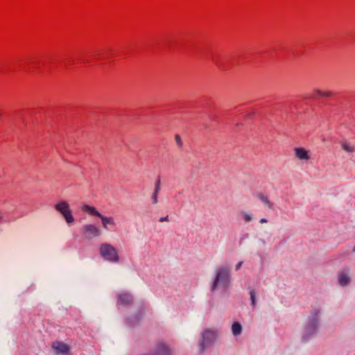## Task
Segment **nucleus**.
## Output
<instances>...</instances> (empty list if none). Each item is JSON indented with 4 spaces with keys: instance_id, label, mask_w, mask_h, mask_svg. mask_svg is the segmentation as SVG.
<instances>
[{
    "instance_id": "obj_1",
    "label": "nucleus",
    "mask_w": 355,
    "mask_h": 355,
    "mask_svg": "<svg viewBox=\"0 0 355 355\" xmlns=\"http://www.w3.org/2000/svg\"><path fill=\"white\" fill-rule=\"evenodd\" d=\"M231 275L229 266H223L216 272L215 278L212 283L211 291H215L219 287L227 289L230 284Z\"/></svg>"
},
{
    "instance_id": "obj_2",
    "label": "nucleus",
    "mask_w": 355,
    "mask_h": 355,
    "mask_svg": "<svg viewBox=\"0 0 355 355\" xmlns=\"http://www.w3.org/2000/svg\"><path fill=\"white\" fill-rule=\"evenodd\" d=\"M320 310L314 309L311 311L308 318L304 334L302 337L303 341H306L310 337L316 334L319 321Z\"/></svg>"
},
{
    "instance_id": "obj_3",
    "label": "nucleus",
    "mask_w": 355,
    "mask_h": 355,
    "mask_svg": "<svg viewBox=\"0 0 355 355\" xmlns=\"http://www.w3.org/2000/svg\"><path fill=\"white\" fill-rule=\"evenodd\" d=\"M101 256L106 261L118 263L119 257L116 249L109 243H103L99 248Z\"/></svg>"
},
{
    "instance_id": "obj_4",
    "label": "nucleus",
    "mask_w": 355,
    "mask_h": 355,
    "mask_svg": "<svg viewBox=\"0 0 355 355\" xmlns=\"http://www.w3.org/2000/svg\"><path fill=\"white\" fill-rule=\"evenodd\" d=\"M55 209L64 217L67 223L74 222V218L72 211L69 208V205L66 201H61L55 205Z\"/></svg>"
},
{
    "instance_id": "obj_5",
    "label": "nucleus",
    "mask_w": 355,
    "mask_h": 355,
    "mask_svg": "<svg viewBox=\"0 0 355 355\" xmlns=\"http://www.w3.org/2000/svg\"><path fill=\"white\" fill-rule=\"evenodd\" d=\"M217 338V334L214 331L205 330L202 333V340L200 343V349L204 351L206 347L213 344Z\"/></svg>"
},
{
    "instance_id": "obj_6",
    "label": "nucleus",
    "mask_w": 355,
    "mask_h": 355,
    "mask_svg": "<svg viewBox=\"0 0 355 355\" xmlns=\"http://www.w3.org/2000/svg\"><path fill=\"white\" fill-rule=\"evenodd\" d=\"M52 348L55 351L56 355H69V346L60 341H55L52 343Z\"/></svg>"
},
{
    "instance_id": "obj_7",
    "label": "nucleus",
    "mask_w": 355,
    "mask_h": 355,
    "mask_svg": "<svg viewBox=\"0 0 355 355\" xmlns=\"http://www.w3.org/2000/svg\"><path fill=\"white\" fill-rule=\"evenodd\" d=\"M83 231L86 236L97 237L101 235V230L94 225H85L83 227Z\"/></svg>"
},
{
    "instance_id": "obj_8",
    "label": "nucleus",
    "mask_w": 355,
    "mask_h": 355,
    "mask_svg": "<svg viewBox=\"0 0 355 355\" xmlns=\"http://www.w3.org/2000/svg\"><path fill=\"white\" fill-rule=\"evenodd\" d=\"M171 350L162 343H157L153 349V355H171Z\"/></svg>"
},
{
    "instance_id": "obj_9",
    "label": "nucleus",
    "mask_w": 355,
    "mask_h": 355,
    "mask_svg": "<svg viewBox=\"0 0 355 355\" xmlns=\"http://www.w3.org/2000/svg\"><path fill=\"white\" fill-rule=\"evenodd\" d=\"M132 302V297L127 293H123L119 295L117 304L118 306H127Z\"/></svg>"
},
{
    "instance_id": "obj_10",
    "label": "nucleus",
    "mask_w": 355,
    "mask_h": 355,
    "mask_svg": "<svg viewBox=\"0 0 355 355\" xmlns=\"http://www.w3.org/2000/svg\"><path fill=\"white\" fill-rule=\"evenodd\" d=\"M99 218H101L103 227L105 230H109L110 227L112 228L116 226V223L112 217H107L101 214Z\"/></svg>"
},
{
    "instance_id": "obj_11",
    "label": "nucleus",
    "mask_w": 355,
    "mask_h": 355,
    "mask_svg": "<svg viewBox=\"0 0 355 355\" xmlns=\"http://www.w3.org/2000/svg\"><path fill=\"white\" fill-rule=\"evenodd\" d=\"M338 282L340 286H345L349 284L350 277L349 270H344L341 271L338 275Z\"/></svg>"
},
{
    "instance_id": "obj_12",
    "label": "nucleus",
    "mask_w": 355,
    "mask_h": 355,
    "mask_svg": "<svg viewBox=\"0 0 355 355\" xmlns=\"http://www.w3.org/2000/svg\"><path fill=\"white\" fill-rule=\"evenodd\" d=\"M295 154L297 159L300 160H309L310 157L308 154V151L302 148H296L295 149Z\"/></svg>"
},
{
    "instance_id": "obj_13",
    "label": "nucleus",
    "mask_w": 355,
    "mask_h": 355,
    "mask_svg": "<svg viewBox=\"0 0 355 355\" xmlns=\"http://www.w3.org/2000/svg\"><path fill=\"white\" fill-rule=\"evenodd\" d=\"M81 210L83 212L87 213L92 216H95L99 218L101 213L98 212L94 207L89 206L88 205H83L81 207Z\"/></svg>"
},
{
    "instance_id": "obj_14",
    "label": "nucleus",
    "mask_w": 355,
    "mask_h": 355,
    "mask_svg": "<svg viewBox=\"0 0 355 355\" xmlns=\"http://www.w3.org/2000/svg\"><path fill=\"white\" fill-rule=\"evenodd\" d=\"M257 198L268 209H273V203L269 200L268 197L263 193L257 195Z\"/></svg>"
},
{
    "instance_id": "obj_15",
    "label": "nucleus",
    "mask_w": 355,
    "mask_h": 355,
    "mask_svg": "<svg viewBox=\"0 0 355 355\" xmlns=\"http://www.w3.org/2000/svg\"><path fill=\"white\" fill-rule=\"evenodd\" d=\"M342 148L348 153H355V144L348 142L347 141H343L340 143Z\"/></svg>"
},
{
    "instance_id": "obj_16",
    "label": "nucleus",
    "mask_w": 355,
    "mask_h": 355,
    "mask_svg": "<svg viewBox=\"0 0 355 355\" xmlns=\"http://www.w3.org/2000/svg\"><path fill=\"white\" fill-rule=\"evenodd\" d=\"M232 331L234 336H239L241 334L242 327L238 322H234L232 325Z\"/></svg>"
},
{
    "instance_id": "obj_17",
    "label": "nucleus",
    "mask_w": 355,
    "mask_h": 355,
    "mask_svg": "<svg viewBox=\"0 0 355 355\" xmlns=\"http://www.w3.org/2000/svg\"><path fill=\"white\" fill-rule=\"evenodd\" d=\"M241 215L243 220L247 223L250 222L253 218V215L247 212H242Z\"/></svg>"
},
{
    "instance_id": "obj_18",
    "label": "nucleus",
    "mask_w": 355,
    "mask_h": 355,
    "mask_svg": "<svg viewBox=\"0 0 355 355\" xmlns=\"http://www.w3.org/2000/svg\"><path fill=\"white\" fill-rule=\"evenodd\" d=\"M255 295H256L255 291L254 289H252L250 291V295L251 305L252 306L253 308H254V306H255V300H256Z\"/></svg>"
},
{
    "instance_id": "obj_19",
    "label": "nucleus",
    "mask_w": 355,
    "mask_h": 355,
    "mask_svg": "<svg viewBox=\"0 0 355 355\" xmlns=\"http://www.w3.org/2000/svg\"><path fill=\"white\" fill-rule=\"evenodd\" d=\"M158 193L157 192L153 191L151 196V200L153 205H157L158 203Z\"/></svg>"
},
{
    "instance_id": "obj_20",
    "label": "nucleus",
    "mask_w": 355,
    "mask_h": 355,
    "mask_svg": "<svg viewBox=\"0 0 355 355\" xmlns=\"http://www.w3.org/2000/svg\"><path fill=\"white\" fill-rule=\"evenodd\" d=\"M315 92L317 93L318 95H319L320 96H325V97L331 96L332 94L330 92H323L320 90H317V91H315Z\"/></svg>"
},
{
    "instance_id": "obj_21",
    "label": "nucleus",
    "mask_w": 355,
    "mask_h": 355,
    "mask_svg": "<svg viewBox=\"0 0 355 355\" xmlns=\"http://www.w3.org/2000/svg\"><path fill=\"white\" fill-rule=\"evenodd\" d=\"M160 185H161V180H160L159 178H158L156 180V182H155V189H154V191L155 192H157V193L159 192V191H160Z\"/></svg>"
},
{
    "instance_id": "obj_22",
    "label": "nucleus",
    "mask_w": 355,
    "mask_h": 355,
    "mask_svg": "<svg viewBox=\"0 0 355 355\" xmlns=\"http://www.w3.org/2000/svg\"><path fill=\"white\" fill-rule=\"evenodd\" d=\"M175 141H176L177 144L179 146H182V139H181V138H180V137L179 135H176L175 136Z\"/></svg>"
},
{
    "instance_id": "obj_23",
    "label": "nucleus",
    "mask_w": 355,
    "mask_h": 355,
    "mask_svg": "<svg viewBox=\"0 0 355 355\" xmlns=\"http://www.w3.org/2000/svg\"><path fill=\"white\" fill-rule=\"evenodd\" d=\"M169 220V218H168V216H166L164 217H161L159 219V221L160 223H163V222H168Z\"/></svg>"
},
{
    "instance_id": "obj_24",
    "label": "nucleus",
    "mask_w": 355,
    "mask_h": 355,
    "mask_svg": "<svg viewBox=\"0 0 355 355\" xmlns=\"http://www.w3.org/2000/svg\"><path fill=\"white\" fill-rule=\"evenodd\" d=\"M242 265H243V261L238 262L235 266L236 270H239L241 268V267L242 266Z\"/></svg>"
},
{
    "instance_id": "obj_25",
    "label": "nucleus",
    "mask_w": 355,
    "mask_h": 355,
    "mask_svg": "<svg viewBox=\"0 0 355 355\" xmlns=\"http://www.w3.org/2000/svg\"><path fill=\"white\" fill-rule=\"evenodd\" d=\"M260 223H268V220H267V219H266V218H261V219H260Z\"/></svg>"
},
{
    "instance_id": "obj_26",
    "label": "nucleus",
    "mask_w": 355,
    "mask_h": 355,
    "mask_svg": "<svg viewBox=\"0 0 355 355\" xmlns=\"http://www.w3.org/2000/svg\"><path fill=\"white\" fill-rule=\"evenodd\" d=\"M354 251H355V246L354 247Z\"/></svg>"
}]
</instances>
